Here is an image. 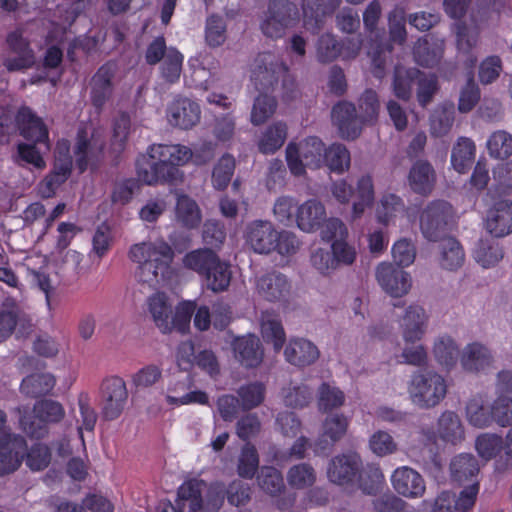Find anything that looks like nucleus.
<instances>
[{"label":"nucleus","mask_w":512,"mask_h":512,"mask_svg":"<svg viewBox=\"0 0 512 512\" xmlns=\"http://www.w3.org/2000/svg\"><path fill=\"white\" fill-rule=\"evenodd\" d=\"M206 158L203 162L213 158L211 144H205ZM194 158L196 163L197 154L184 145L153 144L147 153L138 157L136 170L139 179L146 185L170 184L177 185L183 181V173L178 168Z\"/></svg>","instance_id":"obj_1"},{"label":"nucleus","mask_w":512,"mask_h":512,"mask_svg":"<svg viewBox=\"0 0 512 512\" xmlns=\"http://www.w3.org/2000/svg\"><path fill=\"white\" fill-rule=\"evenodd\" d=\"M147 307L155 326L161 333L169 334L175 330L184 334L189 330L196 303L183 301L173 309L168 296L163 292H157L148 297Z\"/></svg>","instance_id":"obj_2"},{"label":"nucleus","mask_w":512,"mask_h":512,"mask_svg":"<svg viewBox=\"0 0 512 512\" xmlns=\"http://www.w3.org/2000/svg\"><path fill=\"white\" fill-rule=\"evenodd\" d=\"M206 487L203 480L190 479L178 488V498L189 502L188 512H216L224 504L226 487L223 483H212L202 498V491Z\"/></svg>","instance_id":"obj_3"},{"label":"nucleus","mask_w":512,"mask_h":512,"mask_svg":"<svg viewBox=\"0 0 512 512\" xmlns=\"http://www.w3.org/2000/svg\"><path fill=\"white\" fill-rule=\"evenodd\" d=\"M22 430L32 438L41 439L47 433V424L59 423L65 416L63 405L52 399L36 401L33 406L34 419L27 416V410L16 408Z\"/></svg>","instance_id":"obj_4"},{"label":"nucleus","mask_w":512,"mask_h":512,"mask_svg":"<svg viewBox=\"0 0 512 512\" xmlns=\"http://www.w3.org/2000/svg\"><path fill=\"white\" fill-rule=\"evenodd\" d=\"M412 402L420 408H432L444 399L447 393L445 379L436 372L415 373L409 386Z\"/></svg>","instance_id":"obj_5"},{"label":"nucleus","mask_w":512,"mask_h":512,"mask_svg":"<svg viewBox=\"0 0 512 512\" xmlns=\"http://www.w3.org/2000/svg\"><path fill=\"white\" fill-rule=\"evenodd\" d=\"M299 22L297 6L289 0H269L260 23L262 33L272 39L281 38L287 29Z\"/></svg>","instance_id":"obj_6"},{"label":"nucleus","mask_w":512,"mask_h":512,"mask_svg":"<svg viewBox=\"0 0 512 512\" xmlns=\"http://www.w3.org/2000/svg\"><path fill=\"white\" fill-rule=\"evenodd\" d=\"M255 62L251 80L258 91L266 93L274 90L280 79L284 87H287L288 83L293 85L287 66L277 55L270 52L261 53Z\"/></svg>","instance_id":"obj_7"},{"label":"nucleus","mask_w":512,"mask_h":512,"mask_svg":"<svg viewBox=\"0 0 512 512\" xmlns=\"http://www.w3.org/2000/svg\"><path fill=\"white\" fill-rule=\"evenodd\" d=\"M325 147L318 137H308L300 144L289 143L286 147V161L291 173L301 176L305 167L319 168L324 162Z\"/></svg>","instance_id":"obj_8"},{"label":"nucleus","mask_w":512,"mask_h":512,"mask_svg":"<svg viewBox=\"0 0 512 512\" xmlns=\"http://www.w3.org/2000/svg\"><path fill=\"white\" fill-rule=\"evenodd\" d=\"M381 16V5L377 0L369 3L363 13V22L366 30L375 35V42L371 44L368 54L371 56L372 74L378 79L385 75L386 52H391V45L382 41L377 25Z\"/></svg>","instance_id":"obj_9"},{"label":"nucleus","mask_w":512,"mask_h":512,"mask_svg":"<svg viewBox=\"0 0 512 512\" xmlns=\"http://www.w3.org/2000/svg\"><path fill=\"white\" fill-rule=\"evenodd\" d=\"M125 381L118 376L105 378L100 385L101 416L106 421L116 420L123 413L128 402Z\"/></svg>","instance_id":"obj_10"},{"label":"nucleus","mask_w":512,"mask_h":512,"mask_svg":"<svg viewBox=\"0 0 512 512\" xmlns=\"http://www.w3.org/2000/svg\"><path fill=\"white\" fill-rule=\"evenodd\" d=\"M452 214V205L447 201L430 202L420 215V228L424 237L434 242L444 238Z\"/></svg>","instance_id":"obj_11"},{"label":"nucleus","mask_w":512,"mask_h":512,"mask_svg":"<svg viewBox=\"0 0 512 512\" xmlns=\"http://www.w3.org/2000/svg\"><path fill=\"white\" fill-rule=\"evenodd\" d=\"M105 142L100 136L91 135L85 129H79L74 153L79 171L84 172L89 165L97 166L103 159Z\"/></svg>","instance_id":"obj_12"},{"label":"nucleus","mask_w":512,"mask_h":512,"mask_svg":"<svg viewBox=\"0 0 512 512\" xmlns=\"http://www.w3.org/2000/svg\"><path fill=\"white\" fill-rule=\"evenodd\" d=\"M246 244L258 254H270L275 250L278 231L268 220H253L246 225Z\"/></svg>","instance_id":"obj_13"},{"label":"nucleus","mask_w":512,"mask_h":512,"mask_svg":"<svg viewBox=\"0 0 512 512\" xmlns=\"http://www.w3.org/2000/svg\"><path fill=\"white\" fill-rule=\"evenodd\" d=\"M376 279L381 288L395 298L406 295L412 285L410 274L392 263H380L376 269Z\"/></svg>","instance_id":"obj_14"},{"label":"nucleus","mask_w":512,"mask_h":512,"mask_svg":"<svg viewBox=\"0 0 512 512\" xmlns=\"http://www.w3.org/2000/svg\"><path fill=\"white\" fill-rule=\"evenodd\" d=\"M23 29L17 28L7 35L6 43L15 57L6 58L3 62L9 72L22 71L35 64V55L29 41L23 37Z\"/></svg>","instance_id":"obj_15"},{"label":"nucleus","mask_w":512,"mask_h":512,"mask_svg":"<svg viewBox=\"0 0 512 512\" xmlns=\"http://www.w3.org/2000/svg\"><path fill=\"white\" fill-rule=\"evenodd\" d=\"M256 292L269 302L286 300L291 292V282L281 272L270 271L256 278Z\"/></svg>","instance_id":"obj_16"},{"label":"nucleus","mask_w":512,"mask_h":512,"mask_svg":"<svg viewBox=\"0 0 512 512\" xmlns=\"http://www.w3.org/2000/svg\"><path fill=\"white\" fill-rule=\"evenodd\" d=\"M117 72V64L108 61L103 64L91 79V102L97 110H102L113 94V79Z\"/></svg>","instance_id":"obj_17"},{"label":"nucleus","mask_w":512,"mask_h":512,"mask_svg":"<svg viewBox=\"0 0 512 512\" xmlns=\"http://www.w3.org/2000/svg\"><path fill=\"white\" fill-rule=\"evenodd\" d=\"M385 482L384 475L377 464L363 465L358 454L354 452V484L364 494L377 495Z\"/></svg>","instance_id":"obj_18"},{"label":"nucleus","mask_w":512,"mask_h":512,"mask_svg":"<svg viewBox=\"0 0 512 512\" xmlns=\"http://www.w3.org/2000/svg\"><path fill=\"white\" fill-rule=\"evenodd\" d=\"M391 483L399 495L410 499L422 497L426 490L422 475L406 466L399 467L393 472Z\"/></svg>","instance_id":"obj_19"},{"label":"nucleus","mask_w":512,"mask_h":512,"mask_svg":"<svg viewBox=\"0 0 512 512\" xmlns=\"http://www.w3.org/2000/svg\"><path fill=\"white\" fill-rule=\"evenodd\" d=\"M444 40L430 34L420 37L413 46V58L415 62L426 68L436 66L444 54Z\"/></svg>","instance_id":"obj_20"},{"label":"nucleus","mask_w":512,"mask_h":512,"mask_svg":"<svg viewBox=\"0 0 512 512\" xmlns=\"http://www.w3.org/2000/svg\"><path fill=\"white\" fill-rule=\"evenodd\" d=\"M17 327L21 334H29L32 324L15 303L3 304L0 308V343L6 341Z\"/></svg>","instance_id":"obj_21"},{"label":"nucleus","mask_w":512,"mask_h":512,"mask_svg":"<svg viewBox=\"0 0 512 512\" xmlns=\"http://www.w3.org/2000/svg\"><path fill=\"white\" fill-rule=\"evenodd\" d=\"M27 445L25 439L20 436H14L0 443V476L14 472L20 466Z\"/></svg>","instance_id":"obj_22"},{"label":"nucleus","mask_w":512,"mask_h":512,"mask_svg":"<svg viewBox=\"0 0 512 512\" xmlns=\"http://www.w3.org/2000/svg\"><path fill=\"white\" fill-rule=\"evenodd\" d=\"M486 228L495 237H504L512 232V201L500 200L487 212Z\"/></svg>","instance_id":"obj_23"},{"label":"nucleus","mask_w":512,"mask_h":512,"mask_svg":"<svg viewBox=\"0 0 512 512\" xmlns=\"http://www.w3.org/2000/svg\"><path fill=\"white\" fill-rule=\"evenodd\" d=\"M128 257L132 262L143 265L148 262L172 259L173 251L164 241L141 242L133 244L129 248Z\"/></svg>","instance_id":"obj_24"},{"label":"nucleus","mask_w":512,"mask_h":512,"mask_svg":"<svg viewBox=\"0 0 512 512\" xmlns=\"http://www.w3.org/2000/svg\"><path fill=\"white\" fill-rule=\"evenodd\" d=\"M200 113V107L196 102L188 98H180L170 105L168 119L174 126L189 129L199 122Z\"/></svg>","instance_id":"obj_25"},{"label":"nucleus","mask_w":512,"mask_h":512,"mask_svg":"<svg viewBox=\"0 0 512 512\" xmlns=\"http://www.w3.org/2000/svg\"><path fill=\"white\" fill-rule=\"evenodd\" d=\"M408 182L411 190L419 195L428 196L436 183V173L427 160H417L410 168Z\"/></svg>","instance_id":"obj_26"},{"label":"nucleus","mask_w":512,"mask_h":512,"mask_svg":"<svg viewBox=\"0 0 512 512\" xmlns=\"http://www.w3.org/2000/svg\"><path fill=\"white\" fill-rule=\"evenodd\" d=\"M236 359L246 368H255L263 360L264 351L255 335L238 337L233 342Z\"/></svg>","instance_id":"obj_27"},{"label":"nucleus","mask_w":512,"mask_h":512,"mask_svg":"<svg viewBox=\"0 0 512 512\" xmlns=\"http://www.w3.org/2000/svg\"><path fill=\"white\" fill-rule=\"evenodd\" d=\"M326 219V211L324 205L311 199L296 209L295 222L297 227L304 232H313L319 229Z\"/></svg>","instance_id":"obj_28"},{"label":"nucleus","mask_w":512,"mask_h":512,"mask_svg":"<svg viewBox=\"0 0 512 512\" xmlns=\"http://www.w3.org/2000/svg\"><path fill=\"white\" fill-rule=\"evenodd\" d=\"M21 135L34 143L48 142V129L41 118L28 107H22L17 114Z\"/></svg>","instance_id":"obj_29"},{"label":"nucleus","mask_w":512,"mask_h":512,"mask_svg":"<svg viewBox=\"0 0 512 512\" xmlns=\"http://www.w3.org/2000/svg\"><path fill=\"white\" fill-rule=\"evenodd\" d=\"M284 355L290 364L304 367L313 364L318 359L319 350L311 341L296 338L289 341Z\"/></svg>","instance_id":"obj_30"},{"label":"nucleus","mask_w":512,"mask_h":512,"mask_svg":"<svg viewBox=\"0 0 512 512\" xmlns=\"http://www.w3.org/2000/svg\"><path fill=\"white\" fill-rule=\"evenodd\" d=\"M425 310L419 305H410L402 320L403 337L406 343L420 340L426 328Z\"/></svg>","instance_id":"obj_31"},{"label":"nucleus","mask_w":512,"mask_h":512,"mask_svg":"<svg viewBox=\"0 0 512 512\" xmlns=\"http://www.w3.org/2000/svg\"><path fill=\"white\" fill-rule=\"evenodd\" d=\"M303 24L306 30L317 34L324 26L325 17L333 8L325 5L324 0H302Z\"/></svg>","instance_id":"obj_32"},{"label":"nucleus","mask_w":512,"mask_h":512,"mask_svg":"<svg viewBox=\"0 0 512 512\" xmlns=\"http://www.w3.org/2000/svg\"><path fill=\"white\" fill-rule=\"evenodd\" d=\"M263 339L272 343L276 352L280 351L286 341V335L279 316L273 311H264L260 318Z\"/></svg>","instance_id":"obj_33"},{"label":"nucleus","mask_w":512,"mask_h":512,"mask_svg":"<svg viewBox=\"0 0 512 512\" xmlns=\"http://www.w3.org/2000/svg\"><path fill=\"white\" fill-rule=\"evenodd\" d=\"M492 360L490 351L475 342L465 348L461 356V365L468 372H480L489 368Z\"/></svg>","instance_id":"obj_34"},{"label":"nucleus","mask_w":512,"mask_h":512,"mask_svg":"<svg viewBox=\"0 0 512 512\" xmlns=\"http://www.w3.org/2000/svg\"><path fill=\"white\" fill-rule=\"evenodd\" d=\"M55 384L56 379L51 373H33L22 380L20 390L30 398H39L48 395Z\"/></svg>","instance_id":"obj_35"},{"label":"nucleus","mask_w":512,"mask_h":512,"mask_svg":"<svg viewBox=\"0 0 512 512\" xmlns=\"http://www.w3.org/2000/svg\"><path fill=\"white\" fill-rule=\"evenodd\" d=\"M440 241V266L449 271L459 269L465 260L460 242L453 237H444Z\"/></svg>","instance_id":"obj_36"},{"label":"nucleus","mask_w":512,"mask_h":512,"mask_svg":"<svg viewBox=\"0 0 512 512\" xmlns=\"http://www.w3.org/2000/svg\"><path fill=\"white\" fill-rule=\"evenodd\" d=\"M475 143L467 137H460L453 146L451 165L459 173L467 172L475 159Z\"/></svg>","instance_id":"obj_37"},{"label":"nucleus","mask_w":512,"mask_h":512,"mask_svg":"<svg viewBox=\"0 0 512 512\" xmlns=\"http://www.w3.org/2000/svg\"><path fill=\"white\" fill-rule=\"evenodd\" d=\"M207 289L214 293L228 290L232 279L230 265L220 258L213 264L203 276Z\"/></svg>","instance_id":"obj_38"},{"label":"nucleus","mask_w":512,"mask_h":512,"mask_svg":"<svg viewBox=\"0 0 512 512\" xmlns=\"http://www.w3.org/2000/svg\"><path fill=\"white\" fill-rule=\"evenodd\" d=\"M172 259H163L156 262H148L139 265L135 277L139 283L146 284L150 288L157 287L165 279Z\"/></svg>","instance_id":"obj_39"},{"label":"nucleus","mask_w":512,"mask_h":512,"mask_svg":"<svg viewBox=\"0 0 512 512\" xmlns=\"http://www.w3.org/2000/svg\"><path fill=\"white\" fill-rule=\"evenodd\" d=\"M438 434L443 441L453 445L464 439V428L455 412L445 411L441 414L438 419Z\"/></svg>","instance_id":"obj_40"},{"label":"nucleus","mask_w":512,"mask_h":512,"mask_svg":"<svg viewBox=\"0 0 512 512\" xmlns=\"http://www.w3.org/2000/svg\"><path fill=\"white\" fill-rule=\"evenodd\" d=\"M480 467L472 454H459L450 463L451 477L459 484L477 477Z\"/></svg>","instance_id":"obj_41"},{"label":"nucleus","mask_w":512,"mask_h":512,"mask_svg":"<svg viewBox=\"0 0 512 512\" xmlns=\"http://www.w3.org/2000/svg\"><path fill=\"white\" fill-rule=\"evenodd\" d=\"M456 42L460 52L467 54L466 66L473 69L477 63V57L472 53V49L476 46L479 33L471 30L464 22L456 23Z\"/></svg>","instance_id":"obj_42"},{"label":"nucleus","mask_w":512,"mask_h":512,"mask_svg":"<svg viewBox=\"0 0 512 512\" xmlns=\"http://www.w3.org/2000/svg\"><path fill=\"white\" fill-rule=\"evenodd\" d=\"M219 256L209 248H201L188 252L183 257V266L189 270H192L204 276L209 268L216 263Z\"/></svg>","instance_id":"obj_43"},{"label":"nucleus","mask_w":512,"mask_h":512,"mask_svg":"<svg viewBox=\"0 0 512 512\" xmlns=\"http://www.w3.org/2000/svg\"><path fill=\"white\" fill-rule=\"evenodd\" d=\"M379 99L377 93L372 89H366L358 100V107L354 106V122L373 123L377 120L379 113Z\"/></svg>","instance_id":"obj_44"},{"label":"nucleus","mask_w":512,"mask_h":512,"mask_svg":"<svg viewBox=\"0 0 512 512\" xmlns=\"http://www.w3.org/2000/svg\"><path fill=\"white\" fill-rule=\"evenodd\" d=\"M287 138V125L283 122H274L267 127L258 142L259 151L272 154L282 147Z\"/></svg>","instance_id":"obj_45"},{"label":"nucleus","mask_w":512,"mask_h":512,"mask_svg":"<svg viewBox=\"0 0 512 512\" xmlns=\"http://www.w3.org/2000/svg\"><path fill=\"white\" fill-rule=\"evenodd\" d=\"M421 74V71L417 68L406 69L396 66L393 78L394 95L401 100H408L411 96L413 83Z\"/></svg>","instance_id":"obj_46"},{"label":"nucleus","mask_w":512,"mask_h":512,"mask_svg":"<svg viewBox=\"0 0 512 512\" xmlns=\"http://www.w3.org/2000/svg\"><path fill=\"white\" fill-rule=\"evenodd\" d=\"M176 219L182 226L192 229L201 222V213L197 203L186 195L177 199Z\"/></svg>","instance_id":"obj_47"},{"label":"nucleus","mask_w":512,"mask_h":512,"mask_svg":"<svg viewBox=\"0 0 512 512\" xmlns=\"http://www.w3.org/2000/svg\"><path fill=\"white\" fill-rule=\"evenodd\" d=\"M503 256L502 247L492 240H479L474 250V259L484 268L495 266Z\"/></svg>","instance_id":"obj_48"},{"label":"nucleus","mask_w":512,"mask_h":512,"mask_svg":"<svg viewBox=\"0 0 512 512\" xmlns=\"http://www.w3.org/2000/svg\"><path fill=\"white\" fill-rule=\"evenodd\" d=\"M374 185L370 175L362 176L354 188V219L359 217L374 202Z\"/></svg>","instance_id":"obj_49"},{"label":"nucleus","mask_w":512,"mask_h":512,"mask_svg":"<svg viewBox=\"0 0 512 512\" xmlns=\"http://www.w3.org/2000/svg\"><path fill=\"white\" fill-rule=\"evenodd\" d=\"M331 120L343 139H350L352 136V103L340 101L335 104L331 111Z\"/></svg>","instance_id":"obj_50"},{"label":"nucleus","mask_w":512,"mask_h":512,"mask_svg":"<svg viewBox=\"0 0 512 512\" xmlns=\"http://www.w3.org/2000/svg\"><path fill=\"white\" fill-rule=\"evenodd\" d=\"M131 129L130 116L121 112L113 122V135L111 141V153L117 158L125 149V144Z\"/></svg>","instance_id":"obj_51"},{"label":"nucleus","mask_w":512,"mask_h":512,"mask_svg":"<svg viewBox=\"0 0 512 512\" xmlns=\"http://www.w3.org/2000/svg\"><path fill=\"white\" fill-rule=\"evenodd\" d=\"M345 395L336 386L322 383L317 392V405L321 412H329L344 404Z\"/></svg>","instance_id":"obj_52"},{"label":"nucleus","mask_w":512,"mask_h":512,"mask_svg":"<svg viewBox=\"0 0 512 512\" xmlns=\"http://www.w3.org/2000/svg\"><path fill=\"white\" fill-rule=\"evenodd\" d=\"M433 353L440 365L450 369L457 362L459 348L451 337L441 336L434 344Z\"/></svg>","instance_id":"obj_53"},{"label":"nucleus","mask_w":512,"mask_h":512,"mask_svg":"<svg viewBox=\"0 0 512 512\" xmlns=\"http://www.w3.org/2000/svg\"><path fill=\"white\" fill-rule=\"evenodd\" d=\"M316 481V471L309 463H299L292 466L287 472V482L291 488L305 489Z\"/></svg>","instance_id":"obj_54"},{"label":"nucleus","mask_w":512,"mask_h":512,"mask_svg":"<svg viewBox=\"0 0 512 512\" xmlns=\"http://www.w3.org/2000/svg\"><path fill=\"white\" fill-rule=\"evenodd\" d=\"M258 486L267 494L276 496L284 488V480L281 472L271 466H263L257 475Z\"/></svg>","instance_id":"obj_55"},{"label":"nucleus","mask_w":512,"mask_h":512,"mask_svg":"<svg viewBox=\"0 0 512 512\" xmlns=\"http://www.w3.org/2000/svg\"><path fill=\"white\" fill-rule=\"evenodd\" d=\"M238 399L243 411H249L262 404L265 398V386L261 382H252L239 387Z\"/></svg>","instance_id":"obj_56"},{"label":"nucleus","mask_w":512,"mask_h":512,"mask_svg":"<svg viewBox=\"0 0 512 512\" xmlns=\"http://www.w3.org/2000/svg\"><path fill=\"white\" fill-rule=\"evenodd\" d=\"M37 143H19L17 145V153L13 156V161L20 167L27 164L32 165L35 169L43 170L46 168V162L40 151L36 148Z\"/></svg>","instance_id":"obj_57"},{"label":"nucleus","mask_w":512,"mask_h":512,"mask_svg":"<svg viewBox=\"0 0 512 512\" xmlns=\"http://www.w3.org/2000/svg\"><path fill=\"white\" fill-rule=\"evenodd\" d=\"M276 108V99L262 92L254 100L250 116L251 123L255 126L263 124L275 113Z\"/></svg>","instance_id":"obj_58"},{"label":"nucleus","mask_w":512,"mask_h":512,"mask_svg":"<svg viewBox=\"0 0 512 512\" xmlns=\"http://www.w3.org/2000/svg\"><path fill=\"white\" fill-rule=\"evenodd\" d=\"M328 477L331 482L338 485L348 484L352 481V458L349 454L336 456L328 468Z\"/></svg>","instance_id":"obj_59"},{"label":"nucleus","mask_w":512,"mask_h":512,"mask_svg":"<svg viewBox=\"0 0 512 512\" xmlns=\"http://www.w3.org/2000/svg\"><path fill=\"white\" fill-rule=\"evenodd\" d=\"M405 205L402 198L396 194L384 195L377 207L378 222L387 225L392 218L404 212Z\"/></svg>","instance_id":"obj_60"},{"label":"nucleus","mask_w":512,"mask_h":512,"mask_svg":"<svg viewBox=\"0 0 512 512\" xmlns=\"http://www.w3.org/2000/svg\"><path fill=\"white\" fill-rule=\"evenodd\" d=\"M259 467V456L254 445L247 442L238 458L237 472L240 477L252 479Z\"/></svg>","instance_id":"obj_61"},{"label":"nucleus","mask_w":512,"mask_h":512,"mask_svg":"<svg viewBox=\"0 0 512 512\" xmlns=\"http://www.w3.org/2000/svg\"><path fill=\"white\" fill-rule=\"evenodd\" d=\"M481 98L478 84L474 80L473 72H469L466 84L462 87L458 100V110L461 113H468L474 109Z\"/></svg>","instance_id":"obj_62"},{"label":"nucleus","mask_w":512,"mask_h":512,"mask_svg":"<svg viewBox=\"0 0 512 512\" xmlns=\"http://www.w3.org/2000/svg\"><path fill=\"white\" fill-rule=\"evenodd\" d=\"M491 157L506 159L512 155V136L506 131L494 132L487 141Z\"/></svg>","instance_id":"obj_63"},{"label":"nucleus","mask_w":512,"mask_h":512,"mask_svg":"<svg viewBox=\"0 0 512 512\" xmlns=\"http://www.w3.org/2000/svg\"><path fill=\"white\" fill-rule=\"evenodd\" d=\"M492 423L501 427L512 426V398L499 395L491 405Z\"/></svg>","instance_id":"obj_64"}]
</instances>
